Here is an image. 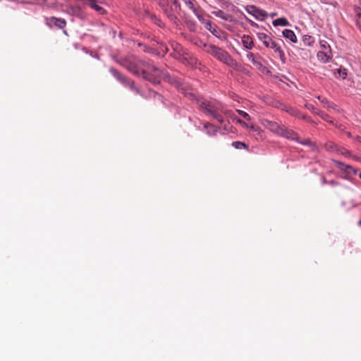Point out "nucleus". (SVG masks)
Segmentation results:
<instances>
[{
    "mask_svg": "<svg viewBox=\"0 0 361 361\" xmlns=\"http://www.w3.org/2000/svg\"><path fill=\"white\" fill-rule=\"evenodd\" d=\"M180 91L192 100H196L200 109L206 115H208L216 120L219 123H224V120L221 115V114H224L228 118L235 121L243 127L245 128H249L248 124L238 118L233 111L226 109L219 102L214 99L207 100L202 97H197L194 93L185 92L183 87H180Z\"/></svg>",
    "mask_w": 361,
    "mask_h": 361,
    "instance_id": "obj_1",
    "label": "nucleus"
},
{
    "mask_svg": "<svg viewBox=\"0 0 361 361\" xmlns=\"http://www.w3.org/2000/svg\"><path fill=\"white\" fill-rule=\"evenodd\" d=\"M121 65L135 75L142 76L152 83H159L161 71L149 61L140 60L135 57H128L121 62Z\"/></svg>",
    "mask_w": 361,
    "mask_h": 361,
    "instance_id": "obj_2",
    "label": "nucleus"
},
{
    "mask_svg": "<svg viewBox=\"0 0 361 361\" xmlns=\"http://www.w3.org/2000/svg\"><path fill=\"white\" fill-rule=\"evenodd\" d=\"M205 51L215 57L219 61L226 64L227 66L234 68H238V63L235 61L232 56L225 50L216 47L213 44H204Z\"/></svg>",
    "mask_w": 361,
    "mask_h": 361,
    "instance_id": "obj_3",
    "label": "nucleus"
},
{
    "mask_svg": "<svg viewBox=\"0 0 361 361\" xmlns=\"http://www.w3.org/2000/svg\"><path fill=\"white\" fill-rule=\"evenodd\" d=\"M257 37L260 42L267 48H270L274 51V52L279 54L280 57L284 56V53L281 46L274 41L270 36L264 32H258L257 34Z\"/></svg>",
    "mask_w": 361,
    "mask_h": 361,
    "instance_id": "obj_4",
    "label": "nucleus"
},
{
    "mask_svg": "<svg viewBox=\"0 0 361 361\" xmlns=\"http://www.w3.org/2000/svg\"><path fill=\"white\" fill-rule=\"evenodd\" d=\"M109 71L123 85L126 87H129L131 90H134L136 92H138V90L134 87L133 81H132L130 79L123 77L114 68H111Z\"/></svg>",
    "mask_w": 361,
    "mask_h": 361,
    "instance_id": "obj_5",
    "label": "nucleus"
},
{
    "mask_svg": "<svg viewBox=\"0 0 361 361\" xmlns=\"http://www.w3.org/2000/svg\"><path fill=\"white\" fill-rule=\"evenodd\" d=\"M246 11L257 20H264L267 17V13L266 11L253 5L247 6L246 7Z\"/></svg>",
    "mask_w": 361,
    "mask_h": 361,
    "instance_id": "obj_6",
    "label": "nucleus"
},
{
    "mask_svg": "<svg viewBox=\"0 0 361 361\" xmlns=\"http://www.w3.org/2000/svg\"><path fill=\"white\" fill-rule=\"evenodd\" d=\"M261 124L267 129L270 130L271 133L279 135L283 126L279 125L278 123L269 121L268 119H262L260 121Z\"/></svg>",
    "mask_w": 361,
    "mask_h": 361,
    "instance_id": "obj_7",
    "label": "nucleus"
},
{
    "mask_svg": "<svg viewBox=\"0 0 361 361\" xmlns=\"http://www.w3.org/2000/svg\"><path fill=\"white\" fill-rule=\"evenodd\" d=\"M278 135L285 137L288 140L299 141V137L298 134L293 130L287 128L284 126H282Z\"/></svg>",
    "mask_w": 361,
    "mask_h": 361,
    "instance_id": "obj_8",
    "label": "nucleus"
},
{
    "mask_svg": "<svg viewBox=\"0 0 361 361\" xmlns=\"http://www.w3.org/2000/svg\"><path fill=\"white\" fill-rule=\"evenodd\" d=\"M333 161L341 171L346 173L348 176H354L357 172V170L350 165L345 164L336 160H334Z\"/></svg>",
    "mask_w": 361,
    "mask_h": 361,
    "instance_id": "obj_9",
    "label": "nucleus"
},
{
    "mask_svg": "<svg viewBox=\"0 0 361 361\" xmlns=\"http://www.w3.org/2000/svg\"><path fill=\"white\" fill-rule=\"evenodd\" d=\"M205 27L215 37L219 39L221 38L222 31L218 27L217 25H213L210 21H207L205 22Z\"/></svg>",
    "mask_w": 361,
    "mask_h": 361,
    "instance_id": "obj_10",
    "label": "nucleus"
},
{
    "mask_svg": "<svg viewBox=\"0 0 361 361\" xmlns=\"http://www.w3.org/2000/svg\"><path fill=\"white\" fill-rule=\"evenodd\" d=\"M179 7L177 0H165V6L162 8L166 13H169L178 10Z\"/></svg>",
    "mask_w": 361,
    "mask_h": 361,
    "instance_id": "obj_11",
    "label": "nucleus"
},
{
    "mask_svg": "<svg viewBox=\"0 0 361 361\" xmlns=\"http://www.w3.org/2000/svg\"><path fill=\"white\" fill-rule=\"evenodd\" d=\"M332 57L333 54L331 50L319 51L317 53L318 59L323 63L329 62Z\"/></svg>",
    "mask_w": 361,
    "mask_h": 361,
    "instance_id": "obj_12",
    "label": "nucleus"
},
{
    "mask_svg": "<svg viewBox=\"0 0 361 361\" xmlns=\"http://www.w3.org/2000/svg\"><path fill=\"white\" fill-rule=\"evenodd\" d=\"M241 42L243 47L246 49H252L254 47V42L252 38L247 35H244L241 37Z\"/></svg>",
    "mask_w": 361,
    "mask_h": 361,
    "instance_id": "obj_13",
    "label": "nucleus"
},
{
    "mask_svg": "<svg viewBox=\"0 0 361 361\" xmlns=\"http://www.w3.org/2000/svg\"><path fill=\"white\" fill-rule=\"evenodd\" d=\"M87 4L99 14L104 15L106 13L105 9L98 4L97 0H91V2L87 3Z\"/></svg>",
    "mask_w": 361,
    "mask_h": 361,
    "instance_id": "obj_14",
    "label": "nucleus"
},
{
    "mask_svg": "<svg viewBox=\"0 0 361 361\" xmlns=\"http://www.w3.org/2000/svg\"><path fill=\"white\" fill-rule=\"evenodd\" d=\"M324 147L329 152L338 154L340 147L331 141H328L325 143Z\"/></svg>",
    "mask_w": 361,
    "mask_h": 361,
    "instance_id": "obj_15",
    "label": "nucleus"
},
{
    "mask_svg": "<svg viewBox=\"0 0 361 361\" xmlns=\"http://www.w3.org/2000/svg\"><path fill=\"white\" fill-rule=\"evenodd\" d=\"M204 128L206 130V133L210 136L215 135L219 130V128L209 123L204 124Z\"/></svg>",
    "mask_w": 361,
    "mask_h": 361,
    "instance_id": "obj_16",
    "label": "nucleus"
},
{
    "mask_svg": "<svg viewBox=\"0 0 361 361\" xmlns=\"http://www.w3.org/2000/svg\"><path fill=\"white\" fill-rule=\"evenodd\" d=\"M283 36L293 43L297 42V37L295 32L291 30L285 29L283 31Z\"/></svg>",
    "mask_w": 361,
    "mask_h": 361,
    "instance_id": "obj_17",
    "label": "nucleus"
},
{
    "mask_svg": "<svg viewBox=\"0 0 361 361\" xmlns=\"http://www.w3.org/2000/svg\"><path fill=\"white\" fill-rule=\"evenodd\" d=\"M214 14L216 17L220 18H221V19H223L224 20L231 21L232 16L228 14V13H224L221 10H219L217 11L214 12Z\"/></svg>",
    "mask_w": 361,
    "mask_h": 361,
    "instance_id": "obj_18",
    "label": "nucleus"
},
{
    "mask_svg": "<svg viewBox=\"0 0 361 361\" xmlns=\"http://www.w3.org/2000/svg\"><path fill=\"white\" fill-rule=\"evenodd\" d=\"M50 22L53 23L54 25L58 27L59 28H63L66 26V21L63 19L56 18L55 17H52L50 18Z\"/></svg>",
    "mask_w": 361,
    "mask_h": 361,
    "instance_id": "obj_19",
    "label": "nucleus"
},
{
    "mask_svg": "<svg viewBox=\"0 0 361 361\" xmlns=\"http://www.w3.org/2000/svg\"><path fill=\"white\" fill-rule=\"evenodd\" d=\"M273 25L274 27L277 26H288L289 25V23L288 20L285 18H279L273 21Z\"/></svg>",
    "mask_w": 361,
    "mask_h": 361,
    "instance_id": "obj_20",
    "label": "nucleus"
},
{
    "mask_svg": "<svg viewBox=\"0 0 361 361\" xmlns=\"http://www.w3.org/2000/svg\"><path fill=\"white\" fill-rule=\"evenodd\" d=\"M338 154H341L342 156H343L346 158H350L351 154H352L350 151L346 149L345 148L341 147H339Z\"/></svg>",
    "mask_w": 361,
    "mask_h": 361,
    "instance_id": "obj_21",
    "label": "nucleus"
},
{
    "mask_svg": "<svg viewBox=\"0 0 361 361\" xmlns=\"http://www.w3.org/2000/svg\"><path fill=\"white\" fill-rule=\"evenodd\" d=\"M303 42L305 44H307L308 46H312L314 42V40L312 36L305 35L303 37Z\"/></svg>",
    "mask_w": 361,
    "mask_h": 361,
    "instance_id": "obj_22",
    "label": "nucleus"
},
{
    "mask_svg": "<svg viewBox=\"0 0 361 361\" xmlns=\"http://www.w3.org/2000/svg\"><path fill=\"white\" fill-rule=\"evenodd\" d=\"M253 65L259 71H264L265 69V66L262 63V58L259 56L256 61L253 63Z\"/></svg>",
    "mask_w": 361,
    "mask_h": 361,
    "instance_id": "obj_23",
    "label": "nucleus"
},
{
    "mask_svg": "<svg viewBox=\"0 0 361 361\" xmlns=\"http://www.w3.org/2000/svg\"><path fill=\"white\" fill-rule=\"evenodd\" d=\"M185 4L190 9H191L193 11V13L198 17V18L200 19L199 15L197 14V9L195 8L192 1L191 0L185 1Z\"/></svg>",
    "mask_w": 361,
    "mask_h": 361,
    "instance_id": "obj_24",
    "label": "nucleus"
},
{
    "mask_svg": "<svg viewBox=\"0 0 361 361\" xmlns=\"http://www.w3.org/2000/svg\"><path fill=\"white\" fill-rule=\"evenodd\" d=\"M320 47L322 48V51H327V50H331L330 45L329 43L325 40H321L319 42Z\"/></svg>",
    "mask_w": 361,
    "mask_h": 361,
    "instance_id": "obj_25",
    "label": "nucleus"
},
{
    "mask_svg": "<svg viewBox=\"0 0 361 361\" xmlns=\"http://www.w3.org/2000/svg\"><path fill=\"white\" fill-rule=\"evenodd\" d=\"M232 146H233L236 149H245L247 147V145L242 142L240 141H235L232 143Z\"/></svg>",
    "mask_w": 361,
    "mask_h": 361,
    "instance_id": "obj_26",
    "label": "nucleus"
},
{
    "mask_svg": "<svg viewBox=\"0 0 361 361\" xmlns=\"http://www.w3.org/2000/svg\"><path fill=\"white\" fill-rule=\"evenodd\" d=\"M259 56H256L253 53H251V52H249L247 54V59L249 61H250L252 63H254L255 61H256Z\"/></svg>",
    "mask_w": 361,
    "mask_h": 361,
    "instance_id": "obj_27",
    "label": "nucleus"
},
{
    "mask_svg": "<svg viewBox=\"0 0 361 361\" xmlns=\"http://www.w3.org/2000/svg\"><path fill=\"white\" fill-rule=\"evenodd\" d=\"M237 112L238 114L242 116L243 118H245L246 121H250L251 120V118L250 116V115L246 113L245 111H242V110H237Z\"/></svg>",
    "mask_w": 361,
    "mask_h": 361,
    "instance_id": "obj_28",
    "label": "nucleus"
},
{
    "mask_svg": "<svg viewBox=\"0 0 361 361\" xmlns=\"http://www.w3.org/2000/svg\"><path fill=\"white\" fill-rule=\"evenodd\" d=\"M285 111L289 113L290 115L299 116L298 111L292 107H288V109H285Z\"/></svg>",
    "mask_w": 361,
    "mask_h": 361,
    "instance_id": "obj_29",
    "label": "nucleus"
},
{
    "mask_svg": "<svg viewBox=\"0 0 361 361\" xmlns=\"http://www.w3.org/2000/svg\"><path fill=\"white\" fill-rule=\"evenodd\" d=\"M250 130H252L254 132H256L259 135L262 132V129L259 127H257L255 125H249V128Z\"/></svg>",
    "mask_w": 361,
    "mask_h": 361,
    "instance_id": "obj_30",
    "label": "nucleus"
},
{
    "mask_svg": "<svg viewBox=\"0 0 361 361\" xmlns=\"http://www.w3.org/2000/svg\"><path fill=\"white\" fill-rule=\"evenodd\" d=\"M298 143L301 144V145H308V146H312L313 144L312 142H311V140L310 139H305L304 140H300L299 139V141H297Z\"/></svg>",
    "mask_w": 361,
    "mask_h": 361,
    "instance_id": "obj_31",
    "label": "nucleus"
},
{
    "mask_svg": "<svg viewBox=\"0 0 361 361\" xmlns=\"http://www.w3.org/2000/svg\"><path fill=\"white\" fill-rule=\"evenodd\" d=\"M317 98L322 103L326 105L327 107H331V104L325 98H323L320 96H319Z\"/></svg>",
    "mask_w": 361,
    "mask_h": 361,
    "instance_id": "obj_32",
    "label": "nucleus"
},
{
    "mask_svg": "<svg viewBox=\"0 0 361 361\" xmlns=\"http://www.w3.org/2000/svg\"><path fill=\"white\" fill-rule=\"evenodd\" d=\"M350 158L352 159H353V160H355V161H361V157H358V156H355V155H352L351 154V157Z\"/></svg>",
    "mask_w": 361,
    "mask_h": 361,
    "instance_id": "obj_33",
    "label": "nucleus"
},
{
    "mask_svg": "<svg viewBox=\"0 0 361 361\" xmlns=\"http://www.w3.org/2000/svg\"><path fill=\"white\" fill-rule=\"evenodd\" d=\"M157 2L159 3V4L161 6V7H164L165 6V0H157Z\"/></svg>",
    "mask_w": 361,
    "mask_h": 361,
    "instance_id": "obj_34",
    "label": "nucleus"
},
{
    "mask_svg": "<svg viewBox=\"0 0 361 361\" xmlns=\"http://www.w3.org/2000/svg\"><path fill=\"white\" fill-rule=\"evenodd\" d=\"M310 110L312 111L313 112L316 113V114H318L316 111H315V109L313 107L312 105H307L306 106Z\"/></svg>",
    "mask_w": 361,
    "mask_h": 361,
    "instance_id": "obj_35",
    "label": "nucleus"
},
{
    "mask_svg": "<svg viewBox=\"0 0 361 361\" xmlns=\"http://www.w3.org/2000/svg\"><path fill=\"white\" fill-rule=\"evenodd\" d=\"M338 72L341 74L343 75V78H344L347 73H345V70L344 71H341V70H338Z\"/></svg>",
    "mask_w": 361,
    "mask_h": 361,
    "instance_id": "obj_36",
    "label": "nucleus"
},
{
    "mask_svg": "<svg viewBox=\"0 0 361 361\" xmlns=\"http://www.w3.org/2000/svg\"><path fill=\"white\" fill-rule=\"evenodd\" d=\"M355 140L361 143V137L357 136L355 137Z\"/></svg>",
    "mask_w": 361,
    "mask_h": 361,
    "instance_id": "obj_37",
    "label": "nucleus"
},
{
    "mask_svg": "<svg viewBox=\"0 0 361 361\" xmlns=\"http://www.w3.org/2000/svg\"><path fill=\"white\" fill-rule=\"evenodd\" d=\"M320 116H321V117H322V118H324V119H326V117L328 116L326 114H323V113H322V114H320Z\"/></svg>",
    "mask_w": 361,
    "mask_h": 361,
    "instance_id": "obj_38",
    "label": "nucleus"
},
{
    "mask_svg": "<svg viewBox=\"0 0 361 361\" xmlns=\"http://www.w3.org/2000/svg\"><path fill=\"white\" fill-rule=\"evenodd\" d=\"M288 107L289 106H288L286 105H283V107H281V109L285 111V109H288Z\"/></svg>",
    "mask_w": 361,
    "mask_h": 361,
    "instance_id": "obj_39",
    "label": "nucleus"
},
{
    "mask_svg": "<svg viewBox=\"0 0 361 361\" xmlns=\"http://www.w3.org/2000/svg\"><path fill=\"white\" fill-rule=\"evenodd\" d=\"M329 183H330L331 185H336V182H334V181H331V182H329Z\"/></svg>",
    "mask_w": 361,
    "mask_h": 361,
    "instance_id": "obj_40",
    "label": "nucleus"
},
{
    "mask_svg": "<svg viewBox=\"0 0 361 361\" xmlns=\"http://www.w3.org/2000/svg\"><path fill=\"white\" fill-rule=\"evenodd\" d=\"M348 136L350 137H351V134L350 133H348Z\"/></svg>",
    "mask_w": 361,
    "mask_h": 361,
    "instance_id": "obj_41",
    "label": "nucleus"
},
{
    "mask_svg": "<svg viewBox=\"0 0 361 361\" xmlns=\"http://www.w3.org/2000/svg\"><path fill=\"white\" fill-rule=\"evenodd\" d=\"M358 224L361 226V219L359 221Z\"/></svg>",
    "mask_w": 361,
    "mask_h": 361,
    "instance_id": "obj_42",
    "label": "nucleus"
},
{
    "mask_svg": "<svg viewBox=\"0 0 361 361\" xmlns=\"http://www.w3.org/2000/svg\"><path fill=\"white\" fill-rule=\"evenodd\" d=\"M359 177L361 178V173L359 174Z\"/></svg>",
    "mask_w": 361,
    "mask_h": 361,
    "instance_id": "obj_43",
    "label": "nucleus"
},
{
    "mask_svg": "<svg viewBox=\"0 0 361 361\" xmlns=\"http://www.w3.org/2000/svg\"><path fill=\"white\" fill-rule=\"evenodd\" d=\"M91 2V0H88V3Z\"/></svg>",
    "mask_w": 361,
    "mask_h": 361,
    "instance_id": "obj_44",
    "label": "nucleus"
}]
</instances>
